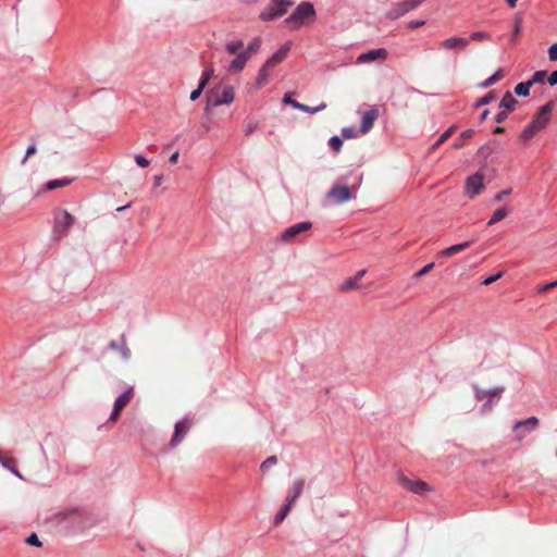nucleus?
Instances as JSON below:
<instances>
[{"label":"nucleus","instance_id":"f257e3e1","mask_svg":"<svg viewBox=\"0 0 557 557\" xmlns=\"http://www.w3.org/2000/svg\"><path fill=\"white\" fill-rule=\"evenodd\" d=\"M60 521L73 532H84L94 525L90 515L81 509H72L62 513Z\"/></svg>","mask_w":557,"mask_h":557},{"label":"nucleus","instance_id":"f03ea898","mask_svg":"<svg viewBox=\"0 0 557 557\" xmlns=\"http://www.w3.org/2000/svg\"><path fill=\"white\" fill-rule=\"evenodd\" d=\"M379 112L380 111L376 106L364 104L362 108L358 109L356 114L360 117V126H350V138L369 133L375 120L379 117Z\"/></svg>","mask_w":557,"mask_h":557},{"label":"nucleus","instance_id":"7ed1b4c3","mask_svg":"<svg viewBox=\"0 0 557 557\" xmlns=\"http://www.w3.org/2000/svg\"><path fill=\"white\" fill-rule=\"evenodd\" d=\"M315 20V10L310 2H301L295 12L286 18V23L292 28L297 29L301 26L309 25Z\"/></svg>","mask_w":557,"mask_h":557},{"label":"nucleus","instance_id":"20e7f679","mask_svg":"<svg viewBox=\"0 0 557 557\" xmlns=\"http://www.w3.org/2000/svg\"><path fill=\"white\" fill-rule=\"evenodd\" d=\"M75 218L65 209H55L53 211L52 238L60 240L64 238L73 226Z\"/></svg>","mask_w":557,"mask_h":557},{"label":"nucleus","instance_id":"39448f33","mask_svg":"<svg viewBox=\"0 0 557 557\" xmlns=\"http://www.w3.org/2000/svg\"><path fill=\"white\" fill-rule=\"evenodd\" d=\"M348 200V185L343 182H336L325 194L322 206L332 207L341 205Z\"/></svg>","mask_w":557,"mask_h":557},{"label":"nucleus","instance_id":"423d86ee","mask_svg":"<svg viewBox=\"0 0 557 557\" xmlns=\"http://www.w3.org/2000/svg\"><path fill=\"white\" fill-rule=\"evenodd\" d=\"M292 4L290 0H271L260 13V18L262 21H273L284 15Z\"/></svg>","mask_w":557,"mask_h":557},{"label":"nucleus","instance_id":"0eeeda50","mask_svg":"<svg viewBox=\"0 0 557 557\" xmlns=\"http://www.w3.org/2000/svg\"><path fill=\"white\" fill-rule=\"evenodd\" d=\"M548 124V120H544L543 114H536L533 120L527 125L521 132L519 138L523 143L530 141L533 137H535L541 131H543Z\"/></svg>","mask_w":557,"mask_h":557},{"label":"nucleus","instance_id":"6e6552de","mask_svg":"<svg viewBox=\"0 0 557 557\" xmlns=\"http://www.w3.org/2000/svg\"><path fill=\"white\" fill-rule=\"evenodd\" d=\"M540 421L536 417H529L524 420H518L513 424L515 441L521 442L529 433L533 432Z\"/></svg>","mask_w":557,"mask_h":557},{"label":"nucleus","instance_id":"1a4fd4ad","mask_svg":"<svg viewBox=\"0 0 557 557\" xmlns=\"http://www.w3.org/2000/svg\"><path fill=\"white\" fill-rule=\"evenodd\" d=\"M193 425V420L188 417H184L177 421L174 425V433L170 441V447L175 448L186 436Z\"/></svg>","mask_w":557,"mask_h":557},{"label":"nucleus","instance_id":"9d476101","mask_svg":"<svg viewBox=\"0 0 557 557\" xmlns=\"http://www.w3.org/2000/svg\"><path fill=\"white\" fill-rule=\"evenodd\" d=\"M387 50L385 48H377L369 50L357 57L356 64H370L374 62H383L387 59Z\"/></svg>","mask_w":557,"mask_h":557},{"label":"nucleus","instance_id":"9b49d317","mask_svg":"<svg viewBox=\"0 0 557 557\" xmlns=\"http://www.w3.org/2000/svg\"><path fill=\"white\" fill-rule=\"evenodd\" d=\"M468 45H469V39H467L465 37L454 36V37H449V38L442 40L438 44V49L442 51H445V52L463 51L467 49Z\"/></svg>","mask_w":557,"mask_h":557},{"label":"nucleus","instance_id":"f8f14e48","mask_svg":"<svg viewBox=\"0 0 557 557\" xmlns=\"http://www.w3.org/2000/svg\"><path fill=\"white\" fill-rule=\"evenodd\" d=\"M484 176L481 172H476L469 176L466 181L465 189L466 194L473 198L478 196L484 189Z\"/></svg>","mask_w":557,"mask_h":557},{"label":"nucleus","instance_id":"ddd939ff","mask_svg":"<svg viewBox=\"0 0 557 557\" xmlns=\"http://www.w3.org/2000/svg\"><path fill=\"white\" fill-rule=\"evenodd\" d=\"M312 227V223L305 221L297 224H294L287 227L281 235V239L284 243H292L298 235L301 233L309 231Z\"/></svg>","mask_w":557,"mask_h":557},{"label":"nucleus","instance_id":"4468645a","mask_svg":"<svg viewBox=\"0 0 557 557\" xmlns=\"http://www.w3.org/2000/svg\"><path fill=\"white\" fill-rule=\"evenodd\" d=\"M134 395V388L128 387L123 394H121L114 401L113 410L110 414L109 420L115 421L120 416L123 408L131 401Z\"/></svg>","mask_w":557,"mask_h":557},{"label":"nucleus","instance_id":"2eb2a0df","mask_svg":"<svg viewBox=\"0 0 557 557\" xmlns=\"http://www.w3.org/2000/svg\"><path fill=\"white\" fill-rule=\"evenodd\" d=\"M234 88L232 86H227L223 89L220 97L210 99L207 103L206 111H209L211 108H216L222 104H231L234 101Z\"/></svg>","mask_w":557,"mask_h":557},{"label":"nucleus","instance_id":"dca6fc26","mask_svg":"<svg viewBox=\"0 0 557 557\" xmlns=\"http://www.w3.org/2000/svg\"><path fill=\"white\" fill-rule=\"evenodd\" d=\"M292 47V42L287 41L284 45H282L264 63L268 64V66L275 67L278 64H281L287 57L289 50Z\"/></svg>","mask_w":557,"mask_h":557},{"label":"nucleus","instance_id":"f3484780","mask_svg":"<svg viewBox=\"0 0 557 557\" xmlns=\"http://www.w3.org/2000/svg\"><path fill=\"white\" fill-rule=\"evenodd\" d=\"M399 482L405 488L416 494H423L429 491L428 484L421 480H411L401 475L399 476Z\"/></svg>","mask_w":557,"mask_h":557},{"label":"nucleus","instance_id":"a211bd4d","mask_svg":"<svg viewBox=\"0 0 557 557\" xmlns=\"http://www.w3.org/2000/svg\"><path fill=\"white\" fill-rule=\"evenodd\" d=\"M505 388L503 386L494 387L492 389L485 391L478 386H474V395L475 398L480 401L486 399L487 396L495 397L496 401H498L504 393Z\"/></svg>","mask_w":557,"mask_h":557},{"label":"nucleus","instance_id":"6ab92c4d","mask_svg":"<svg viewBox=\"0 0 557 557\" xmlns=\"http://www.w3.org/2000/svg\"><path fill=\"white\" fill-rule=\"evenodd\" d=\"M250 58L242 50L236 54L228 65V72L231 74H237L242 72Z\"/></svg>","mask_w":557,"mask_h":557},{"label":"nucleus","instance_id":"aec40b11","mask_svg":"<svg viewBox=\"0 0 557 557\" xmlns=\"http://www.w3.org/2000/svg\"><path fill=\"white\" fill-rule=\"evenodd\" d=\"M305 487V480L298 479L287 491L286 502L290 505H294L297 498L301 495Z\"/></svg>","mask_w":557,"mask_h":557},{"label":"nucleus","instance_id":"412c9836","mask_svg":"<svg viewBox=\"0 0 557 557\" xmlns=\"http://www.w3.org/2000/svg\"><path fill=\"white\" fill-rule=\"evenodd\" d=\"M272 71H273V67L268 66L267 63H264L260 67L258 75L256 77V88L257 89L262 88L264 85H267L269 83Z\"/></svg>","mask_w":557,"mask_h":557},{"label":"nucleus","instance_id":"4be33fe9","mask_svg":"<svg viewBox=\"0 0 557 557\" xmlns=\"http://www.w3.org/2000/svg\"><path fill=\"white\" fill-rule=\"evenodd\" d=\"M407 7L405 5L404 1H399L392 5V8L386 12V17L388 20H397L408 13Z\"/></svg>","mask_w":557,"mask_h":557},{"label":"nucleus","instance_id":"5701e85b","mask_svg":"<svg viewBox=\"0 0 557 557\" xmlns=\"http://www.w3.org/2000/svg\"><path fill=\"white\" fill-rule=\"evenodd\" d=\"M407 7L405 5L404 1H399L392 5V8L386 12V17L388 20H397L408 13Z\"/></svg>","mask_w":557,"mask_h":557},{"label":"nucleus","instance_id":"b1692460","mask_svg":"<svg viewBox=\"0 0 557 557\" xmlns=\"http://www.w3.org/2000/svg\"><path fill=\"white\" fill-rule=\"evenodd\" d=\"M471 243L470 242H463V243H460V244H456V245H453L446 249H443L438 256L442 257V258H448L455 253H458L465 249H467L468 247H470Z\"/></svg>","mask_w":557,"mask_h":557},{"label":"nucleus","instance_id":"393cba45","mask_svg":"<svg viewBox=\"0 0 557 557\" xmlns=\"http://www.w3.org/2000/svg\"><path fill=\"white\" fill-rule=\"evenodd\" d=\"M510 213V209L508 207H500L494 211L491 219L487 221V225H494L495 223H498L503 221L508 214Z\"/></svg>","mask_w":557,"mask_h":557},{"label":"nucleus","instance_id":"a878e982","mask_svg":"<svg viewBox=\"0 0 557 557\" xmlns=\"http://www.w3.org/2000/svg\"><path fill=\"white\" fill-rule=\"evenodd\" d=\"M73 182L72 178H57V180H50L46 183V188L48 190H53L57 188H62L65 186H69Z\"/></svg>","mask_w":557,"mask_h":557},{"label":"nucleus","instance_id":"bb28decb","mask_svg":"<svg viewBox=\"0 0 557 557\" xmlns=\"http://www.w3.org/2000/svg\"><path fill=\"white\" fill-rule=\"evenodd\" d=\"M262 45V39L260 37H255L248 46L243 50L249 58H251L255 53L258 52Z\"/></svg>","mask_w":557,"mask_h":557},{"label":"nucleus","instance_id":"cd10ccee","mask_svg":"<svg viewBox=\"0 0 557 557\" xmlns=\"http://www.w3.org/2000/svg\"><path fill=\"white\" fill-rule=\"evenodd\" d=\"M517 104V100L513 98V96L507 91L500 101V108H504L506 110H513Z\"/></svg>","mask_w":557,"mask_h":557},{"label":"nucleus","instance_id":"c85d7f7f","mask_svg":"<svg viewBox=\"0 0 557 557\" xmlns=\"http://www.w3.org/2000/svg\"><path fill=\"white\" fill-rule=\"evenodd\" d=\"M293 505L288 504L287 502L282 507V509L275 515L274 517V524L278 525L281 524L284 519L287 517L288 512L290 511Z\"/></svg>","mask_w":557,"mask_h":557},{"label":"nucleus","instance_id":"c756f323","mask_svg":"<svg viewBox=\"0 0 557 557\" xmlns=\"http://www.w3.org/2000/svg\"><path fill=\"white\" fill-rule=\"evenodd\" d=\"M244 47L243 40H232L226 42L225 50L228 54H237L240 49Z\"/></svg>","mask_w":557,"mask_h":557},{"label":"nucleus","instance_id":"7c9ffc66","mask_svg":"<svg viewBox=\"0 0 557 557\" xmlns=\"http://www.w3.org/2000/svg\"><path fill=\"white\" fill-rule=\"evenodd\" d=\"M531 86H532V82H530V81L519 83V84L515 87V92H516L518 96L527 97V96H529V94H530V88H531Z\"/></svg>","mask_w":557,"mask_h":557},{"label":"nucleus","instance_id":"2f4dec72","mask_svg":"<svg viewBox=\"0 0 557 557\" xmlns=\"http://www.w3.org/2000/svg\"><path fill=\"white\" fill-rule=\"evenodd\" d=\"M502 78V70H497L493 75L487 77L484 82L480 84L482 88H487L498 82Z\"/></svg>","mask_w":557,"mask_h":557},{"label":"nucleus","instance_id":"473e14b6","mask_svg":"<svg viewBox=\"0 0 557 557\" xmlns=\"http://www.w3.org/2000/svg\"><path fill=\"white\" fill-rule=\"evenodd\" d=\"M213 74H214L213 66L212 65L206 66L203 72H202V75H201L199 84H201L202 86H207V84L209 83V81L211 79Z\"/></svg>","mask_w":557,"mask_h":557},{"label":"nucleus","instance_id":"72a5a7b5","mask_svg":"<svg viewBox=\"0 0 557 557\" xmlns=\"http://www.w3.org/2000/svg\"><path fill=\"white\" fill-rule=\"evenodd\" d=\"M326 108V104L324 102L320 103L317 107H309L307 104H302L298 107V110L307 113H318Z\"/></svg>","mask_w":557,"mask_h":557},{"label":"nucleus","instance_id":"f704fd0d","mask_svg":"<svg viewBox=\"0 0 557 557\" xmlns=\"http://www.w3.org/2000/svg\"><path fill=\"white\" fill-rule=\"evenodd\" d=\"M497 403L495 397L487 396L481 407V413L490 412Z\"/></svg>","mask_w":557,"mask_h":557},{"label":"nucleus","instance_id":"c9c22d12","mask_svg":"<svg viewBox=\"0 0 557 557\" xmlns=\"http://www.w3.org/2000/svg\"><path fill=\"white\" fill-rule=\"evenodd\" d=\"M491 36L488 33H485V32H473L470 34V36L467 38L472 41H482V40H487L490 39Z\"/></svg>","mask_w":557,"mask_h":557},{"label":"nucleus","instance_id":"e433bc0d","mask_svg":"<svg viewBox=\"0 0 557 557\" xmlns=\"http://www.w3.org/2000/svg\"><path fill=\"white\" fill-rule=\"evenodd\" d=\"M329 146L333 151L338 152L343 146V139L338 136H332L329 140Z\"/></svg>","mask_w":557,"mask_h":557},{"label":"nucleus","instance_id":"4c0bfd02","mask_svg":"<svg viewBox=\"0 0 557 557\" xmlns=\"http://www.w3.org/2000/svg\"><path fill=\"white\" fill-rule=\"evenodd\" d=\"M454 133V127H449L448 129H446L441 136L440 138L434 143L433 145V148H437L438 146H441L442 144H444L450 136L451 134Z\"/></svg>","mask_w":557,"mask_h":557},{"label":"nucleus","instance_id":"58836bf2","mask_svg":"<svg viewBox=\"0 0 557 557\" xmlns=\"http://www.w3.org/2000/svg\"><path fill=\"white\" fill-rule=\"evenodd\" d=\"M366 274V270H360L354 278H350V289H357L361 288V285L359 284V281Z\"/></svg>","mask_w":557,"mask_h":557},{"label":"nucleus","instance_id":"ea45409f","mask_svg":"<svg viewBox=\"0 0 557 557\" xmlns=\"http://www.w3.org/2000/svg\"><path fill=\"white\" fill-rule=\"evenodd\" d=\"M503 275H504V271H499V272H497L496 274H494V275H492V276L486 277V278L482 282V284H483V285H485V286L491 285V284H493L494 282H496L497 280H499L500 277H503Z\"/></svg>","mask_w":557,"mask_h":557},{"label":"nucleus","instance_id":"a19ab883","mask_svg":"<svg viewBox=\"0 0 557 557\" xmlns=\"http://www.w3.org/2000/svg\"><path fill=\"white\" fill-rule=\"evenodd\" d=\"M405 5L407 7V10L410 12L418 8L422 2L425 0H403Z\"/></svg>","mask_w":557,"mask_h":557},{"label":"nucleus","instance_id":"79ce46f5","mask_svg":"<svg viewBox=\"0 0 557 557\" xmlns=\"http://www.w3.org/2000/svg\"><path fill=\"white\" fill-rule=\"evenodd\" d=\"M545 76H546V73L544 71H537V72H535L533 74V76L530 79V82H532V85L535 84V83H543Z\"/></svg>","mask_w":557,"mask_h":557},{"label":"nucleus","instance_id":"37998d69","mask_svg":"<svg viewBox=\"0 0 557 557\" xmlns=\"http://www.w3.org/2000/svg\"><path fill=\"white\" fill-rule=\"evenodd\" d=\"M283 102H284L285 104H289V106H292L294 109H297V110H298V107H300V106H301V103H300V102H298V101L294 100V99L290 97V95H288V94H285V95H284Z\"/></svg>","mask_w":557,"mask_h":557},{"label":"nucleus","instance_id":"c03bdc74","mask_svg":"<svg viewBox=\"0 0 557 557\" xmlns=\"http://www.w3.org/2000/svg\"><path fill=\"white\" fill-rule=\"evenodd\" d=\"M511 193H512L511 188H507V189L500 190L499 193H497L494 196V201L495 202H500L505 197L509 196Z\"/></svg>","mask_w":557,"mask_h":557},{"label":"nucleus","instance_id":"a18cd8bd","mask_svg":"<svg viewBox=\"0 0 557 557\" xmlns=\"http://www.w3.org/2000/svg\"><path fill=\"white\" fill-rule=\"evenodd\" d=\"M135 162L139 168H147L150 164V161L141 154L135 157Z\"/></svg>","mask_w":557,"mask_h":557},{"label":"nucleus","instance_id":"49530a36","mask_svg":"<svg viewBox=\"0 0 557 557\" xmlns=\"http://www.w3.org/2000/svg\"><path fill=\"white\" fill-rule=\"evenodd\" d=\"M26 543L29 544V545H33V546H37V547H40L41 546V542L39 541L38 536L36 533H32L27 539H26Z\"/></svg>","mask_w":557,"mask_h":557},{"label":"nucleus","instance_id":"de8ad7c7","mask_svg":"<svg viewBox=\"0 0 557 557\" xmlns=\"http://www.w3.org/2000/svg\"><path fill=\"white\" fill-rule=\"evenodd\" d=\"M433 268H434V263L433 262L425 264L422 269H420L416 273V277H421V276L428 274Z\"/></svg>","mask_w":557,"mask_h":557},{"label":"nucleus","instance_id":"09e8293b","mask_svg":"<svg viewBox=\"0 0 557 557\" xmlns=\"http://www.w3.org/2000/svg\"><path fill=\"white\" fill-rule=\"evenodd\" d=\"M277 462V459L275 456H271V457H268L262 463H261V469H267V468H270L274 465H276Z\"/></svg>","mask_w":557,"mask_h":557},{"label":"nucleus","instance_id":"8fccbe9b","mask_svg":"<svg viewBox=\"0 0 557 557\" xmlns=\"http://www.w3.org/2000/svg\"><path fill=\"white\" fill-rule=\"evenodd\" d=\"M205 88H206V86H202L201 84H198L197 89L191 91V94L189 96L190 100L191 101L197 100L200 97V95H201V92L203 91Z\"/></svg>","mask_w":557,"mask_h":557},{"label":"nucleus","instance_id":"3c124183","mask_svg":"<svg viewBox=\"0 0 557 557\" xmlns=\"http://www.w3.org/2000/svg\"><path fill=\"white\" fill-rule=\"evenodd\" d=\"M492 100H493V95H491V94L485 95L484 97L480 98L476 101L475 107L488 104Z\"/></svg>","mask_w":557,"mask_h":557},{"label":"nucleus","instance_id":"603ef678","mask_svg":"<svg viewBox=\"0 0 557 557\" xmlns=\"http://www.w3.org/2000/svg\"><path fill=\"white\" fill-rule=\"evenodd\" d=\"M119 352L121 354L124 360H128L131 358V351L125 344L121 345Z\"/></svg>","mask_w":557,"mask_h":557},{"label":"nucleus","instance_id":"864d4df0","mask_svg":"<svg viewBox=\"0 0 557 557\" xmlns=\"http://www.w3.org/2000/svg\"><path fill=\"white\" fill-rule=\"evenodd\" d=\"M557 286V281H554V282H550V283H547V284H544V285H541L537 287V292L539 293H545L547 290H549L550 288H554Z\"/></svg>","mask_w":557,"mask_h":557},{"label":"nucleus","instance_id":"5fc2aeb1","mask_svg":"<svg viewBox=\"0 0 557 557\" xmlns=\"http://www.w3.org/2000/svg\"><path fill=\"white\" fill-rule=\"evenodd\" d=\"M548 58L550 61H557V44H554L548 48Z\"/></svg>","mask_w":557,"mask_h":557},{"label":"nucleus","instance_id":"6e6d98bb","mask_svg":"<svg viewBox=\"0 0 557 557\" xmlns=\"http://www.w3.org/2000/svg\"><path fill=\"white\" fill-rule=\"evenodd\" d=\"M424 24H425V22L423 20H414V21L409 22L408 26L411 29H416V28L422 27Z\"/></svg>","mask_w":557,"mask_h":557},{"label":"nucleus","instance_id":"4d7b16f0","mask_svg":"<svg viewBox=\"0 0 557 557\" xmlns=\"http://www.w3.org/2000/svg\"><path fill=\"white\" fill-rule=\"evenodd\" d=\"M35 153H36V146H35V145L29 146V147L27 148V150H26V154H25L24 159L22 160V163L24 164V163L26 162V160H27L30 156H33V154H35Z\"/></svg>","mask_w":557,"mask_h":557},{"label":"nucleus","instance_id":"13d9d810","mask_svg":"<svg viewBox=\"0 0 557 557\" xmlns=\"http://www.w3.org/2000/svg\"><path fill=\"white\" fill-rule=\"evenodd\" d=\"M549 111H550V104L547 103V104H545V106H543L541 108V110H540V112L537 114H543L544 115V120H548L549 121V119H548Z\"/></svg>","mask_w":557,"mask_h":557},{"label":"nucleus","instance_id":"bf43d9fd","mask_svg":"<svg viewBox=\"0 0 557 557\" xmlns=\"http://www.w3.org/2000/svg\"><path fill=\"white\" fill-rule=\"evenodd\" d=\"M473 135H474V131H473V129H471V128H469V129L463 131V132L460 134V138H461L462 140H465V139H469V138H471Z\"/></svg>","mask_w":557,"mask_h":557},{"label":"nucleus","instance_id":"052dcab7","mask_svg":"<svg viewBox=\"0 0 557 557\" xmlns=\"http://www.w3.org/2000/svg\"><path fill=\"white\" fill-rule=\"evenodd\" d=\"M507 119V113L506 111H502V112H498L495 116V121L496 123H502L504 122L505 120Z\"/></svg>","mask_w":557,"mask_h":557},{"label":"nucleus","instance_id":"680f3d73","mask_svg":"<svg viewBox=\"0 0 557 557\" xmlns=\"http://www.w3.org/2000/svg\"><path fill=\"white\" fill-rule=\"evenodd\" d=\"M548 83L550 86H554L557 84V71H554L548 76Z\"/></svg>","mask_w":557,"mask_h":557},{"label":"nucleus","instance_id":"e2e57ef3","mask_svg":"<svg viewBox=\"0 0 557 557\" xmlns=\"http://www.w3.org/2000/svg\"><path fill=\"white\" fill-rule=\"evenodd\" d=\"M162 181H163V175H156L153 177V185H154V187L160 186Z\"/></svg>","mask_w":557,"mask_h":557},{"label":"nucleus","instance_id":"0e129e2a","mask_svg":"<svg viewBox=\"0 0 557 557\" xmlns=\"http://www.w3.org/2000/svg\"><path fill=\"white\" fill-rule=\"evenodd\" d=\"M202 126L207 132L211 131V122L209 120L203 121Z\"/></svg>","mask_w":557,"mask_h":557},{"label":"nucleus","instance_id":"69168bd1","mask_svg":"<svg viewBox=\"0 0 557 557\" xmlns=\"http://www.w3.org/2000/svg\"><path fill=\"white\" fill-rule=\"evenodd\" d=\"M178 156H180L178 152L172 153L171 157H170V162L171 163H176L177 160H178Z\"/></svg>","mask_w":557,"mask_h":557},{"label":"nucleus","instance_id":"338daca9","mask_svg":"<svg viewBox=\"0 0 557 557\" xmlns=\"http://www.w3.org/2000/svg\"><path fill=\"white\" fill-rule=\"evenodd\" d=\"M0 463H1L4 468H7V469H9V468H10V460H8V459H3L1 456H0Z\"/></svg>","mask_w":557,"mask_h":557},{"label":"nucleus","instance_id":"774afa93","mask_svg":"<svg viewBox=\"0 0 557 557\" xmlns=\"http://www.w3.org/2000/svg\"><path fill=\"white\" fill-rule=\"evenodd\" d=\"M462 146H463V141H462L461 138L454 143V148L455 149H460Z\"/></svg>","mask_w":557,"mask_h":557}]
</instances>
